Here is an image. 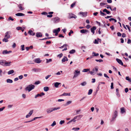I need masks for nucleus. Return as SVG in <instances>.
Segmentation results:
<instances>
[{"label": "nucleus", "mask_w": 131, "mask_h": 131, "mask_svg": "<svg viewBox=\"0 0 131 131\" xmlns=\"http://www.w3.org/2000/svg\"><path fill=\"white\" fill-rule=\"evenodd\" d=\"M42 14L43 15H47L48 14V13L46 12H43L42 13Z\"/></svg>", "instance_id": "obj_64"}, {"label": "nucleus", "mask_w": 131, "mask_h": 131, "mask_svg": "<svg viewBox=\"0 0 131 131\" xmlns=\"http://www.w3.org/2000/svg\"><path fill=\"white\" fill-rule=\"evenodd\" d=\"M52 20L55 23H58L60 20V18L58 17L52 18Z\"/></svg>", "instance_id": "obj_5"}, {"label": "nucleus", "mask_w": 131, "mask_h": 131, "mask_svg": "<svg viewBox=\"0 0 131 131\" xmlns=\"http://www.w3.org/2000/svg\"><path fill=\"white\" fill-rule=\"evenodd\" d=\"M40 70L39 69L33 68L32 70V71L34 72H38Z\"/></svg>", "instance_id": "obj_23"}, {"label": "nucleus", "mask_w": 131, "mask_h": 131, "mask_svg": "<svg viewBox=\"0 0 131 131\" xmlns=\"http://www.w3.org/2000/svg\"><path fill=\"white\" fill-rule=\"evenodd\" d=\"M7 82L8 83H12L13 82V80L10 79H8L6 80Z\"/></svg>", "instance_id": "obj_33"}, {"label": "nucleus", "mask_w": 131, "mask_h": 131, "mask_svg": "<svg viewBox=\"0 0 131 131\" xmlns=\"http://www.w3.org/2000/svg\"><path fill=\"white\" fill-rule=\"evenodd\" d=\"M12 52V51L11 50L7 51V50H4L2 52V53L4 54H7L11 53Z\"/></svg>", "instance_id": "obj_19"}, {"label": "nucleus", "mask_w": 131, "mask_h": 131, "mask_svg": "<svg viewBox=\"0 0 131 131\" xmlns=\"http://www.w3.org/2000/svg\"><path fill=\"white\" fill-rule=\"evenodd\" d=\"M111 89H113L114 88L113 83V82H112L111 83Z\"/></svg>", "instance_id": "obj_59"}, {"label": "nucleus", "mask_w": 131, "mask_h": 131, "mask_svg": "<svg viewBox=\"0 0 131 131\" xmlns=\"http://www.w3.org/2000/svg\"><path fill=\"white\" fill-rule=\"evenodd\" d=\"M60 28H58L57 29H54L53 30V33L58 32L60 31Z\"/></svg>", "instance_id": "obj_20"}, {"label": "nucleus", "mask_w": 131, "mask_h": 131, "mask_svg": "<svg viewBox=\"0 0 131 131\" xmlns=\"http://www.w3.org/2000/svg\"><path fill=\"white\" fill-rule=\"evenodd\" d=\"M109 20L110 21H111L112 20L114 21L115 22H117V20L114 18H111L109 19Z\"/></svg>", "instance_id": "obj_39"}, {"label": "nucleus", "mask_w": 131, "mask_h": 131, "mask_svg": "<svg viewBox=\"0 0 131 131\" xmlns=\"http://www.w3.org/2000/svg\"><path fill=\"white\" fill-rule=\"evenodd\" d=\"M118 91V89H116V94L118 97H119L120 96V95Z\"/></svg>", "instance_id": "obj_30"}, {"label": "nucleus", "mask_w": 131, "mask_h": 131, "mask_svg": "<svg viewBox=\"0 0 131 131\" xmlns=\"http://www.w3.org/2000/svg\"><path fill=\"white\" fill-rule=\"evenodd\" d=\"M10 31L6 32L5 34V38L7 39H9L10 37Z\"/></svg>", "instance_id": "obj_7"}, {"label": "nucleus", "mask_w": 131, "mask_h": 131, "mask_svg": "<svg viewBox=\"0 0 131 131\" xmlns=\"http://www.w3.org/2000/svg\"><path fill=\"white\" fill-rule=\"evenodd\" d=\"M51 76V75H49L46 76L45 77V79H48Z\"/></svg>", "instance_id": "obj_63"}, {"label": "nucleus", "mask_w": 131, "mask_h": 131, "mask_svg": "<svg viewBox=\"0 0 131 131\" xmlns=\"http://www.w3.org/2000/svg\"><path fill=\"white\" fill-rule=\"evenodd\" d=\"M21 47V49L23 51L24 50V45H22Z\"/></svg>", "instance_id": "obj_54"}, {"label": "nucleus", "mask_w": 131, "mask_h": 131, "mask_svg": "<svg viewBox=\"0 0 131 131\" xmlns=\"http://www.w3.org/2000/svg\"><path fill=\"white\" fill-rule=\"evenodd\" d=\"M126 26L127 27V28L128 29V30L129 31V32H130V31H131V30L130 29V27L129 26V25H126Z\"/></svg>", "instance_id": "obj_58"}, {"label": "nucleus", "mask_w": 131, "mask_h": 131, "mask_svg": "<svg viewBox=\"0 0 131 131\" xmlns=\"http://www.w3.org/2000/svg\"><path fill=\"white\" fill-rule=\"evenodd\" d=\"M80 32L82 34H85L86 32H89V31L88 30L83 29L81 30Z\"/></svg>", "instance_id": "obj_16"}, {"label": "nucleus", "mask_w": 131, "mask_h": 131, "mask_svg": "<svg viewBox=\"0 0 131 131\" xmlns=\"http://www.w3.org/2000/svg\"><path fill=\"white\" fill-rule=\"evenodd\" d=\"M45 95V94L43 92H41L40 94H38L37 95H36L35 96V98H37V97L39 96L41 97L42 95Z\"/></svg>", "instance_id": "obj_14"}, {"label": "nucleus", "mask_w": 131, "mask_h": 131, "mask_svg": "<svg viewBox=\"0 0 131 131\" xmlns=\"http://www.w3.org/2000/svg\"><path fill=\"white\" fill-rule=\"evenodd\" d=\"M95 61L97 62H100L103 61V60L101 59H100L99 60L95 59Z\"/></svg>", "instance_id": "obj_53"}, {"label": "nucleus", "mask_w": 131, "mask_h": 131, "mask_svg": "<svg viewBox=\"0 0 131 131\" xmlns=\"http://www.w3.org/2000/svg\"><path fill=\"white\" fill-rule=\"evenodd\" d=\"M73 30H70V32L68 33L69 36H71V34H73Z\"/></svg>", "instance_id": "obj_46"}, {"label": "nucleus", "mask_w": 131, "mask_h": 131, "mask_svg": "<svg viewBox=\"0 0 131 131\" xmlns=\"http://www.w3.org/2000/svg\"><path fill=\"white\" fill-rule=\"evenodd\" d=\"M3 41H4L5 42H7L8 41V39L5 38H4L3 39Z\"/></svg>", "instance_id": "obj_47"}, {"label": "nucleus", "mask_w": 131, "mask_h": 131, "mask_svg": "<svg viewBox=\"0 0 131 131\" xmlns=\"http://www.w3.org/2000/svg\"><path fill=\"white\" fill-rule=\"evenodd\" d=\"M93 56H97L99 55L98 53H96L94 52H93L92 53Z\"/></svg>", "instance_id": "obj_38"}, {"label": "nucleus", "mask_w": 131, "mask_h": 131, "mask_svg": "<svg viewBox=\"0 0 131 131\" xmlns=\"http://www.w3.org/2000/svg\"><path fill=\"white\" fill-rule=\"evenodd\" d=\"M60 107H58L57 108H48L47 110L46 111L48 114H49L51 112H52L53 111H54L58 110H59L60 109Z\"/></svg>", "instance_id": "obj_2"}, {"label": "nucleus", "mask_w": 131, "mask_h": 131, "mask_svg": "<svg viewBox=\"0 0 131 131\" xmlns=\"http://www.w3.org/2000/svg\"><path fill=\"white\" fill-rule=\"evenodd\" d=\"M116 60L117 61V62L119 64H120L122 66L123 65V63L122 61L121 60H120L119 59H118V58H116Z\"/></svg>", "instance_id": "obj_11"}, {"label": "nucleus", "mask_w": 131, "mask_h": 131, "mask_svg": "<svg viewBox=\"0 0 131 131\" xmlns=\"http://www.w3.org/2000/svg\"><path fill=\"white\" fill-rule=\"evenodd\" d=\"M96 29V27L93 26L91 28V32L93 34H94L95 33V30Z\"/></svg>", "instance_id": "obj_17"}, {"label": "nucleus", "mask_w": 131, "mask_h": 131, "mask_svg": "<svg viewBox=\"0 0 131 131\" xmlns=\"http://www.w3.org/2000/svg\"><path fill=\"white\" fill-rule=\"evenodd\" d=\"M28 33L30 35L33 36H34L35 35V33L33 31L31 30H29L28 32Z\"/></svg>", "instance_id": "obj_13"}, {"label": "nucleus", "mask_w": 131, "mask_h": 131, "mask_svg": "<svg viewBox=\"0 0 131 131\" xmlns=\"http://www.w3.org/2000/svg\"><path fill=\"white\" fill-rule=\"evenodd\" d=\"M68 46V45L67 44H64L63 46H62L60 47H59V48H60V49H62L64 47H67Z\"/></svg>", "instance_id": "obj_48"}, {"label": "nucleus", "mask_w": 131, "mask_h": 131, "mask_svg": "<svg viewBox=\"0 0 131 131\" xmlns=\"http://www.w3.org/2000/svg\"><path fill=\"white\" fill-rule=\"evenodd\" d=\"M100 15L101 16H105L106 15V14L105 13L103 12H102L101 10L100 11Z\"/></svg>", "instance_id": "obj_36"}, {"label": "nucleus", "mask_w": 131, "mask_h": 131, "mask_svg": "<svg viewBox=\"0 0 131 131\" xmlns=\"http://www.w3.org/2000/svg\"><path fill=\"white\" fill-rule=\"evenodd\" d=\"M89 70V69H84L82 71V72H86Z\"/></svg>", "instance_id": "obj_44"}, {"label": "nucleus", "mask_w": 131, "mask_h": 131, "mask_svg": "<svg viewBox=\"0 0 131 131\" xmlns=\"http://www.w3.org/2000/svg\"><path fill=\"white\" fill-rule=\"evenodd\" d=\"M103 12H106V14L108 15L110 14H111V12L109 10H108L106 9H103Z\"/></svg>", "instance_id": "obj_18"}, {"label": "nucleus", "mask_w": 131, "mask_h": 131, "mask_svg": "<svg viewBox=\"0 0 131 131\" xmlns=\"http://www.w3.org/2000/svg\"><path fill=\"white\" fill-rule=\"evenodd\" d=\"M72 103L71 101H68L67 102L66 105H68L69 104H70Z\"/></svg>", "instance_id": "obj_55"}, {"label": "nucleus", "mask_w": 131, "mask_h": 131, "mask_svg": "<svg viewBox=\"0 0 131 131\" xmlns=\"http://www.w3.org/2000/svg\"><path fill=\"white\" fill-rule=\"evenodd\" d=\"M79 14L82 15V17H85L87 16V13L86 12H80Z\"/></svg>", "instance_id": "obj_12"}, {"label": "nucleus", "mask_w": 131, "mask_h": 131, "mask_svg": "<svg viewBox=\"0 0 131 131\" xmlns=\"http://www.w3.org/2000/svg\"><path fill=\"white\" fill-rule=\"evenodd\" d=\"M65 121L64 120H61L59 123V124L60 125H62L64 123Z\"/></svg>", "instance_id": "obj_49"}, {"label": "nucleus", "mask_w": 131, "mask_h": 131, "mask_svg": "<svg viewBox=\"0 0 131 131\" xmlns=\"http://www.w3.org/2000/svg\"><path fill=\"white\" fill-rule=\"evenodd\" d=\"M98 41L97 40L95 39L94 40V42L95 44H98L99 43Z\"/></svg>", "instance_id": "obj_56"}, {"label": "nucleus", "mask_w": 131, "mask_h": 131, "mask_svg": "<svg viewBox=\"0 0 131 131\" xmlns=\"http://www.w3.org/2000/svg\"><path fill=\"white\" fill-rule=\"evenodd\" d=\"M34 111L32 110L30 111L29 113L26 115V118H28L30 117V116L32 114L33 112Z\"/></svg>", "instance_id": "obj_9"}, {"label": "nucleus", "mask_w": 131, "mask_h": 131, "mask_svg": "<svg viewBox=\"0 0 131 131\" xmlns=\"http://www.w3.org/2000/svg\"><path fill=\"white\" fill-rule=\"evenodd\" d=\"M40 83V81H38L35 82L34 83V84L36 85H38V84H39Z\"/></svg>", "instance_id": "obj_52"}, {"label": "nucleus", "mask_w": 131, "mask_h": 131, "mask_svg": "<svg viewBox=\"0 0 131 131\" xmlns=\"http://www.w3.org/2000/svg\"><path fill=\"white\" fill-rule=\"evenodd\" d=\"M10 63H11L10 62H7L5 61V66H9L10 65Z\"/></svg>", "instance_id": "obj_28"}, {"label": "nucleus", "mask_w": 131, "mask_h": 131, "mask_svg": "<svg viewBox=\"0 0 131 131\" xmlns=\"http://www.w3.org/2000/svg\"><path fill=\"white\" fill-rule=\"evenodd\" d=\"M22 5L21 4H20L18 5V6L19 8L21 10H24V9L22 7Z\"/></svg>", "instance_id": "obj_26"}, {"label": "nucleus", "mask_w": 131, "mask_h": 131, "mask_svg": "<svg viewBox=\"0 0 131 131\" xmlns=\"http://www.w3.org/2000/svg\"><path fill=\"white\" fill-rule=\"evenodd\" d=\"M81 110H79L76 111L77 114H78L80 113Z\"/></svg>", "instance_id": "obj_62"}, {"label": "nucleus", "mask_w": 131, "mask_h": 131, "mask_svg": "<svg viewBox=\"0 0 131 131\" xmlns=\"http://www.w3.org/2000/svg\"><path fill=\"white\" fill-rule=\"evenodd\" d=\"M121 113L122 114L124 113L125 112V110L124 107H122L121 108Z\"/></svg>", "instance_id": "obj_31"}, {"label": "nucleus", "mask_w": 131, "mask_h": 131, "mask_svg": "<svg viewBox=\"0 0 131 131\" xmlns=\"http://www.w3.org/2000/svg\"><path fill=\"white\" fill-rule=\"evenodd\" d=\"M56 124V123L55 121H53V123L51 125V126H54Z\"/></svg>", "instance_id": "obj_50"}, {"label": "nucleus", "mask_w": 131, "mask_h": 131, "mask_svg": "<svg viewBox=\"0 0 131 131\" xmlns=\"http://www.w3.org/2000/svg\"><path fill=\"white\" fill-rule=\"evenodd\" d=\"M126 79L128 81L130 82V84H131V79L129 77H126Z\"/></svg>", "instance_id": "obj_27"}, {"label": "nucleus", "mask_w": 131, "mask_h": 131, "mask_svg": "<svg viewBox=\"0 0 131 131\" xmlns=\"http://www.w3.org/2000/svg\"><path fill=\"white\" fill-rule=\"evenodd\" d=\"M34 61L35 62L38 63H39L41 62V60L39 58L34 59Z\"/></svg>", "instance_id": "obj_10"}, {"label": "nucleus", "mask_w": 131, "mask_h": 131, "mask_svg": "<svg viewBox=\"0 0 131 131\" xmlns=\"http://www.w3.org/2000/svg\"><path fill=\"white\" fill-rule=\"evenodd\" d=\"M107 9H110V10H112V8L109 5H107V6L106 7Z\"/></svg>", "instance_id": "obj_61"}, {"label": "nucleus", "mask_w": 131, "mask_h": 131, "mask_svg": "<svg viewBox=\"0 0 131 131\" xmlns=\"http://www.w3.org/2000/svg\"><path fill=\"white\" fill-rule=\"evenodd\" d=\"M80 71L77 70H75L74 72V75L73 78L77 77L80 74Z\"/></svg>", "instance_id": "obj_8"}, {"label": "nucleus", "mask_w": 131, "mask_h": 131, "mask_svg": "<svg viewBox=\"0 0 131 131\" xmlns=\"http://www.w3.org/2000/svg\"><path fill=\"white\" fill-rule=\"evenodd\" d=\"M68 18L71 19L72 18H77V16L72 13H69Z\"/></svg>", "instance_id": "obj_4"}, {"label": "nucleus", "mask_w": 131, "mask_h": 131, "mask_svg": "<svg viewBox=\"0 0 131 131\" xmlns=\"http://www.w3.org/2000/svg\"><path fill=\"white\" fill-rule=\"evenodd\" d=\"M71 95L70 93H64L62 95L63 96H70Z\"/></svg>", "instance_id": "obj_29"}, {"label": "nucleus", "mask_w": 131, "mask_h": 131, "mask_svg": "<svg viewBox=\"0 0 131 131\" xmlns=\"http://www.w3.org/2000/svg\"><path fill=\"white\" fill-rule=\"evenodd\" d=\"M36 36L37 37H41L42 36V35L40 32H37L36 34Z\"/></svg>", "instance_id": "obj_21"}, {"label": "nucleus", "mask_w": 131, "mask_h": 131, "mask_svg": "<svg viewBox=\"0 0 131 131\" xmlns=\"http://www.w3.org/2000/svg\"><path fill=\"white\" fill-rule=\"evenodd\" d=\"M46 63H48L49 62H51L52 61V59H46Z\"/></svg>", "instance_id": "obj_43"}, {"label": "nucleus", "mask_w": 131, "mask_h": 131, "mask_svg": "<svg viewBox=\"0 0 131 131\" xmlns=\"http://www.w3.org/2000/svg\"><path fill=\"white\" fill-rule=\"evenodd\" d=\"M14 72V71L13 70H10L8 71V74H10L13 73Z\"/></svg>", "instance_id": "obj_35"}, {"label": "nucleus", "mask_w": 131, "mask_h": 131, "mask_svg": "<svg viewBox=\"0 0 131 131\" xmlns=\"http://www.w3.org/2000/svg\"><path fill=\"white\" fill-rule=\"evenodd\" d=\"M72 129L74 130V131H77L80 129V128L79 127L73 128Z\"/></svg>", "instance_id": "obj_41"}, {"label": "nucleus", "mask_w": 131, "mask_h": 131, "mask_svg": "<svg viewBox=\"0 0 131 131\" xmlns=\"http://www.w3.org/2000/svg\"><path fill=\"white\" fill-rule=\"evenodd\" d=\"M86 48V47L85 46H83L81 47V49L82 50H84V49H85Z\"/></svg>", "instance_id": "obj_60"}, {"label": "nucleus", "mask_w": 131, "mask_h": 131, "mask_svg": "<svg viewBox=\"0 0 131 131\" xmlns=\"http://www.w3.org/2000/svg\"><path fill=\"white\" fill-rule=\"evenodd\" d=\"M75 118V117H74V118H73V119H71V122H75L76 121L75 119H76V118Z\"/></svg>", "instance_id": "obj_57"}, {"label": "nucleus", "mask_w": 131, "mask_h": 131, "mask_svg": "<svg viewBox=\"0 0 131 131\" xmlns=\"http://www.w3.org/2000/svg\"><path fill=\"white\" fill-rule=\"evenodd\" d=\"M61 84L60 83L56 82L54 84V86L56 88H58L59 85Z\"/></svg>", "instance_id": "obj_24"}, {"label": "nucleus", "mask_w": 131, "mask_h": 131, "mask_svg": "<svg viewBox=\"0 0 131 131\" xmlns=\"http://www.w3.org/2000/svg\"><path fill=\"white\" fill-rule=\"evenodd\" d=\"M35 87V86L32 84L29 85L25 88L26 91H28V92H30L32 89H34Z\"/></svg>", "instance_id": "obj_3"}, {"label": "nucleus", "mask_w": 131, "mask_h": 131, "mask_svg": "<svg viewBox=\"0 0 131 131\" xmlns=\"http://www.w3.org/2000/svg\"><path fill=\"white\" fill-rule=\"evenodd\" d=\"M98 67L96 66L93 68L91 71H90L89 73L92 75H94L98 71Z\"/></svg>", "instance_id": "obj_1"}, {"label": "nucleus", "mask_w": 131, "mask_h": 131, "mask_svg": "<svg viewBox=\"0 0 131 131\" xmlns=\"http://www.w3.org/2000/svg\"><path fill=\"white\" fill-rule=\"evenodd\" d=\"M106 4V3H100V6L101 7H103L104 5H105Z\"/></svg>", "instance_id": "obj_45"}, {"label": "nucleus", "mask_w": 131, "mask_h": 131, "mask_svg": "<svg viewBox=\"0 0 131 131\" xmlns=\"http://www.w3.org/2000/svg\"><path fill=\"white\" fill-rule=\"evenodd\" d=\"M7 20L8 21H9L10 20L13 21L14 20V19L12 18V17L10 16L9 17Z\"/></svg>", "instance_id": "obj_40"}, {"label": "nucleus", "mask_w": 131, "mask_h": 131, "mask_svg": "<svg viewBox=\"0 0 131 131\" xmlns=\"http://www.w3.org/2000/svg\"><path fill=\"white\" fill-rule=\"evenodd\" d=\"M15 15L17 16H23L25 15V14L21 13H18L16 14Z\"/></svg>", "instance_id": "obj_25"}, {"label": "nucleus", "mask_w": 131, "mask_h": 131, "mask_svg": "<svg viewBox=\"0 0 131 131\" xmlns=\"http://www.w3.org/2000/svg\"><path fill=\"white\" fill-rule=\"evenodd\" d=\"M75 52V50L74 49H72L69 52V53L71 54H73Z\"/></svg>", "instance_id": "obj_34"}, {"label": "nucleus", "mask_w": 131, "mask_h": 131, "mask_svg": "<svg viewBox=\"0 0 131 131\" xmlns=\"http://www.w3.org/2000/svg\"><path fill=\"white\" fill-rule=\"evenodd\" d=\"M75 3H76V2H75L73 3L71 5V7H72V8L75 5Z\"/></svg>", "instance_id": "obj_51"}, {"label": "nucleus", "mask_w": 131, "mask_h": 131, "mask_svg": "<svg viewBox=\"0 0 131 131\" xmlns=\"http://www.w3.org/2000/svg\"><path fill=\"white\" fill-rule=\"evenodd\" d=\"M83 115H79L77 116H76L75 117V118H76L77 120H79L81 119L83 117Z\"/></svg>", "instance_id": "obj_15"}, {"label": "nucleus", "mask_w": 131, "mask_h": 131, "mask_svg": "<svg viewBox=\"0 0 131 131\" xmlns=\"http://www.w3.org/2000/svg\"><path fill=\"white\" fill-rule=\"evenodd\" d=\"M86 82L85 81L81 83L80 85L83 86H85L86 84Z\"/></svg>", "instance_id": "obj_37"}, {"label": "nucleus", "mask_w": 131, "mask_h": 131, "mask_svg": "<svg viewBox=\"0 0 131 131\" xmlns=\"http://www.w3.org/2000/svg\"><path fill=\"white\" fill-rule=\"evenodd\" d=\"M117 116V111H115L114 112V115L113 116L112 119L111 121H112L115 119Z\"/></svg>", "instance_id": "obj_6"}, {"label": "nucleus", "mask_w": 131, "mask_h": 131, "mask_svg": "<svg viewBox=\"0 0 131 131\" xmlns=\"http://www.w3.org/2000/svg\"><path fill=\"white\" fill-rule=\"evenodd\" d=\"M5 60H1L0 61V64L3 66H5Z\"/></svg>", "instance_id": "obj_22"}, {"label": "nucleus", "mask_w": 131, "mask_h": 131, "mask_svg": "<svg viewBox=\"0 0 131 131\" xmlns=\"http://www.w3.org/2000/svg\"><path fill=\"white\" fill-rule=\"evenodd\" d=\"M49 90V88L48 86H45L43 88V90L47 92Z\"/></svg>", "instance_id": "obj_32"}, {"label": "nucleus", "mask_w": 131, "mask_h": 131, "mask_svg": "<svg viewBox=\"0 0 131 131\" xmlns=\"http://www.w3.org/2000/svg\"><path fill=\"white\" fill-rule=\"evenodd\" d=\"M92 91L93 90L92 89H90L89 91V92L88 93V95H90L91 94L92 92Z\"/></svg>", "instance_id": "obj_42"}]
</instances>
